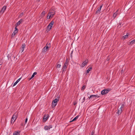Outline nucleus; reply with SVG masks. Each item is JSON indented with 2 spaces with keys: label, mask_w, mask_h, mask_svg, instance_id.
<instances>
[{
  "label": "nucleus",
  "mask_w": 135,
  "mask_h": 135,
  "mask_svg": "<svg viewBox=\"0 0 135 135\" xmlns=\"http://www.w3.org/2000/svg\"><path fill=\"white\" fill-rule=\"evenodd\" d=\"M88 62V60H85L82 63L81 67H83L85 65H86Z\"/></svg>",
  "instance_id": "9"
},
{
  "label": "nucleus",
  "mask_w": 135,
  "mask_h": 135,
  "mask_svg": "<svg viewBox=\"0 0 135 135\" xmlns=\"http://www.w3.org/2000/svg\"><path fill=\"white\" fill-rule=\"evenodd\" d=\"M94 133V132L93 131L91 133V135H93Z\"/></svg>",
  "instance_id": "34"
},
{
  "label": "nucleus",
  "mask_w": 135,
  "mask_h": 135,
  "mask_svg": "<svg viewBox=\"0 0 135 135\" xmlns=\"http://www.w3.org/2000/svg\"><path fill=\"white\" fill-rule=\"evenodd\" d=\"M60 97H58L57 99H55L54 100L52 103V104L55 106L57 105V102L59 101Z\"/></svg>",
  "instance_id": "5"
},
{
  "label": "nucleus",
  "mask_w": 135,
  "mask_h": 135,
  "mask_svg": "<svg viewBox=\"0 0 135 135\" xmlns=\"http://www.w3.org/2000/svg\"><path fill=\"white\" fill-rule=\"evenodd\" d=\"M69 62V59H68L67 58L66 61L65 62L64 64L63 65V66L62 69V71H64V70L66 69L67 67L68 66V63Z\"/></svg>",
  "instance_id": "2"
},
{
  "label": "nucleus",
  "mask_w": 135,
  "mask_h": 135,
  "mask_svg": "<svg viewBox=\"0 0 135 135\" xmlns=\"http://www.w3.org/2000/svg\"><path fill=\"white\" fill-rule=\"evenodd\" d=\"M37 74V73L36 72H34L32 75L31 77L29 79V80H30L32 79V78L35 76V75H36Z\"/></svg>",
  "instance_id": "17"
},
{
  "label": "nucleus",
  "mask_w": 135,
  "mask_h": 135,
  "mask_svg": "<svg viewBox=\"0 0 135 135\" xmlns=\"http://www.w3.org/2000/svg\"><path fill=\"white\" fill-rule=\"evenodd\" d=\"M20 131H15L13 132V135H20Z\"/></svg>",
  "instance_id": "11"
},
{
  "label": "nucleus",
  "mask_w": 135,
  "mask_h": 135,
  "mask_svg": "<svg viewBox=\"0 0 135 135\" xmlns=\"http://www.w3.org/2000/svg\"><path fill=\"white\" fill-rule=\"evenodd\" d=\"M46 13V12L45 11H43V12L41 13V17H43L45 15V14Z\"/></svg>",
  "instance_id": "20"
},
{
  "label": "nucleus",
  "mask_w": 135,
  "mask_h": 135,
  "mask_svg": "<svg viewBox=\"0 0 135 135\" xmlns=\"http://www.w3.org/2000/svg\"><path fill=\"white\" fill-rule=\"evenodd\" d=\"M129 35V34L128 33H127V34L124 36H123L122 37V39L123 40H124L125 39L127 38L128 36Z\"/></svg>",
  "instance_id": "19"
},
{
  "label": "nucleus",
  "mask_w": 135,
  "mask_h": 135,
  "mask_svg": "<svg viewBox=\"0 0 135 135\" xmlns=\"http://www.w3.org/2000/svg\"><path fill=\"white\" fill-rule=\"evenodd\" d=\"M107 61H108V59H107Z\"/></svg>",
  "instance_id": "45"
},
{
  "label": "nucleus",
  "mask_w": 135,
  "mask_h": 135,
  "mask_svg": "<svg viewBox=\"0 0 135 135\" xmlns=\"http://www.w3.org/2000/svg\"><path fill=\"white\" fill-rule=\"evenodd\" d=\"M86 87L84 85L81 88V90H84L85 88Z\"/></svg>",
  "instance_id": "29"
},
{
  "label": "nucleus",
  "mask_w": 135,
  "mask_h": 135,
  "mask_svg": "<svg viewBox=\"0 0 135 135\" xmlns=\"http://www.w3.org/2000/svg\"><path fill=\"white\" fill-rule=\"evenodd\" d=\"M135 42V39H133V40L131 41L130 42Z\"/></svg>",
  "instance_id": "37"
},
{
  "label": "nucleus",
  "mask_w": 135,
  "mask_h": 135,
  "mask_svg": "<svg viewBox=\"0 0 135 135\" xmlns=\"http://www.w3.org/2000/svg\"><path fill=\"white\" fill-rule=\"evenodd\" d=\"M73 51H72L71 53V54L70 56H71V57H72V53H73Z\"/></svg>",
  "instance_id": "38"
},
{
  "label": "nucleus",
  "mask_w": 135,
  "mask_h": 135,
  "mask_svg": "<svg viewBox=\"0 0 135 135\" xmlns=\"http://www.w3.org/2000/svg\"><path fill=\"white\" fill-rule=\"evenodd\" d=\"M17 27H16V26H15V30H17V31H18V29L17 28Z\"/></svg>",
  "instance_id": "35"
},
{
  "label": "nucleus",
  "mask_w": 135,
  "mask_h": 135,
  "mask_svg": "<svg viewBox=\"0 0 135 135\" xmlns=\"http://www.w3.org/2000/svg\"><path fill=\"white\" fill-rule=\"evenodd\" d=\"M124 105L123 104H122V105L121 107H120V108H119V109H122V108H123V107H124Z\"/></svg>",
  "instance_id": "27"
},
{
  "label": "nucleus",
  "mask_w": 135,
  "mask_h": 135,
  "mask_svg": "<svg viewBox=\"0 0 135 135\" xmlns=\"http://www.w3.org/2000/svg\"><path fill=\"white\" fill-rule=\"evenodd\" d=\"M50 43H49V44L48 43L46 44V46L45 47H46V49L48 50L49 47H50Z\"/></svg>",
  "instance_id": "14"
},
{
  "label": "nucleus",
  "mask_w": 135,
  "mask_h": 135,
  "mask_svg": "<svg viewBox=\"0 0 135 135\" xmlns=\"http://www.w3.org/2000/svg\"><path fill=\"white\" fill-rule=\"evenodd\" d=\"M107 61H108V59H107Z\"/></svg>",
  "instance_id": "44"
},
{
  "label": "nucleus",
  "mask_w": 135,
  "mask_h": 135,
  "mask_svg": "<svg viewBox=\"0 0 135 135\" xmlns=\"http://www.w3.org/2000/svg\"><path fill=\"white\" fill-rule=\"evenodd\" d=\"M6 7L5 6H4L0 11V14H3L6 10Z\"/></svg>",
  "instance_id": "8"
},
{
  "label": "nucleus",
  "mask_w": 135,
  "mask_h": 135,
  "mask_svg": "<svg viewBox=\"0 0 135 135\" xmlns=\"http://www.w3.org/2000/svg\"><path fill=\"white\" fill-rule=\"evenodd\" d=\"M23 20L21 19L20 21H19L17 23H16L15 26H16V27H17L18 26H19L20 23L22 22Z\"/></svg>",
  "instance_id": "12"
},
{
  "label": "nucleus",
  "mask_w": 135,
  "mask_h": 135,
  "mask_svg": "<svg viewBox=\"0 0 135 135\" xmlns=\"http://www.w3.org/2000/svg\"><path fill=\"white\" fill-rule=\"evenodd\" d=\"M83 100H84V101H83V102H84V101H85V97H84V98H83Z\"/></svg>",
  "instance_id": "40"
},
{
  "label": "nucleus",
  "mask_w": 135,
  "mask_h": 135,
  "mask_svg": "<svg viewBox=\"0 0 135 135\" xmlns=\"http://www.w3.org/2000/svg\"><path fill=\"white\" fill-rule=\"evenodd\" d=\"M17 114L15 113L13 115L12 118L11 120V123H13L17 118Z\"/></svg>",
  "instance_id": "3"
},
{
  "label": "nucleus",
  "mask_w": 135,
  "mask_h": 135,
  "mask_svg": "<svg viewBox=\"0 0 135 135\" xmlns=\"http://www.w3.org/2000/svg\"><path fill=\"white\" fill-rule=\"evenodd\" d=\"M119 25H121V23H120L119 24Z\"/></svg>",
  "instance_id": "42"
},
{
  "label": "nucleus",
  "mask_w": 135,
  "mask_h": 135,
  "mask_svg": "<svg viewBox=\"0 0 135 135\" xmlns=\"http://www.w3.org/2000/svg\"><path fill=\"white\" fill-rule=\"evenodd\" d=\"M47 50H48L46 49V47H45L43 49V51H44V52H46Z\"/></svg>",
  "instance_id": "26"
},
{
  "label": "nucleus",
  "mask_w": 135,
  "mask_h": 135,
  "mask_svg": "<svg viewBox=\"0 0 135 135\" xmlns=\"http://www.w3.org/2000/svg\"><path fill=\"white\" fill-rule=\"evenodd\" d=\"M24 50V49H22V48H21V50L20 51V52H21V53Z\"/></svg>",
  "instance_id": "31"
},
{
  "label": "nucleus",
  "mask_w": 135,
  "mask_h": 135,
  "mask_svg": "<svg viewBox=\"0 0 135 135\" xmlns=\"http://www.w3.org/2000/svg\"><path fill=\"white\" fill-rule=\"evenodd\" d=\"M27 120H28V119L27 118H26V120H25V124H26L27 122Z\"/></svg>",
  "instance_id": "36"
},
{
  "label": "nucleus",
  "mask_w": 135,
  "mask_h": 135,
  "mask_svg": "<svg viewBox=\"0 0 135 135\" xmlns=\"http://www.w3.org/2000/svg\"><path fill=\"white\" fill-rule=\"evenodd\" d=\"M102 6V5L100 7L97 8V9L96 12V13H99L100 11L101 8Z\"/></svg>",
  "instance_id": "10"
},
{
  "label": "nucleus",
  "mask_w": 135,
  "mask_h": 135,
  "mask_svg": "<svg viewBox=\"0 0 135 135\" xmlns=\"http://www.w3.org/2000/svg\"><path fill=\"white\" fill-rule=\"evenodd\" d=\"M23 12L21 13L19 15V17H21L23 15Z\"/></svg>",
  "instance_id": "28"
},
{
  "label": "nucleus",
  "mask_w": 135,
  "mask_h": 135,
  "mask_svg": "<svg viewBox=\"0 0 135 135\" xmlns=\"http://www.w3.org/2000/svg\"><path fill=\"white\" fill-rule=\"evenodd\" d=\"M122 111V110L121 109H118L117 112V113L118 114V115L120 114Z\"/></svg>",
  "instance_id": "16"
},
{
  "label": "nucleus",
  "mask_w": 135,
  "mask_h": 135,
  "mask_svg": "<svg viewBox=\"0 0 135 135\" xmlns=\"http://www.w3.org/2000/svg\"><path fill=\"white\" fill-rule=\"evenodd\" d=\"M2 60L1 59H0V65H2Z\"/></svg>",
  "instance_id": "33"
},
{
  "label": "nucleus",
  "mask_w": 135,
  "mask_h": 135,
  "mask_svg": "<svg viewBox=\"0 0 135 135\" xmlns=\"http://www.w3.org/2000/svg\"><path fill=\"white\" fill-rule=\"evenodd\" d=\"M55 12L54 10L53 9H50L48 15L47 17V19H50L51 18H52L55 15Z\"/></svg>",
  "instance_id": "1"
},
{
  "label": "nucleus",
  "mask_w": 135,
  "mask_h": 135,
  "mask_svg": "<svg viewBox=\"0 0 135 135\" xmlns=\"http://www.w3.org/2000/svg\"><path fill=\"white\" fill-rule=\"evenodd\" d=\"M131 44H132L133 43H131Z\"/></svg>",
  "instance_id": "41"
},
{
  "label": "nucleus",
  "mask_w": 135,
  "mask_h": 135,
  "mask_svg": "<svg viewBox=\"0 0 135 135\" xmlns=\"http://www.w3.org/2000/svg\"><path fill=\"white\" fill-rule=\"evenodd\" d=\"M99 97V96L96 95H91L89 97V98H91L92 97H95V98H98Z\"/></svg>",
  "instance_id": "15"
},
{
  "label": "nucleus",
  "mask_w": 135,
  "mask_h": 135,
  "mask_svg": "<svg viewBox=\"0 0 135 135\" xmlns=\"http://www.w3.org/2000/svg\"><path fill=\"white\" fill-rule=\"evenodd\" d=\"M78 117H79L78 115L74 119H73L71 121H70V122H72L74 121H75V120H76L77 119H78Z\"/></svg>",
  "instance_id": "22"
},
{
  "label": "nucleus",
  "mask_w": 135,
  "mask_h": 135,
  "mask_svg": "<svg viewBox=\"0 0 135 135\" xmlns=\"http://www.w3.org/2000/svg\"><path fill=\"white\" fill-rule=\"evenodd\" d=\"M110 90L107 89L103 90L101 92V94L102 95H104L108 93L110 91Z\"/></svg>",
  "instance_id": "7"
},
{
  "label": "nucleus",
  "mask_w": 135,
  "mask_h": 135,
  "mask_svg": "<svg viewBox=\"0 0 135 135\" xmlns=\"http://www.w3.org/2000/svg\"><path fill=\"white\" fill-rule=\"evenodd\" d=\"M26 46V45L25 44H23L21 48L24 49V48H25V46Z\"/></svg>",
  "instance_id": "25"
},
{
  "label": "nucleus",
  "mask_w": 135,
  "mask_h": 135,
  "mask_svg": "<svg viewBox=\"0 0 135 135\" xmlns=\"http://www.w3.org/2000/svg\"><path fill=\"white\" fill-rule=\"evenodd\" d=\"M49 117V114H45L44 115L43 120L44 122H46L47 120L48 119V118Z\"/></svg>",
  "instance_id": "6"
},
{
  "label": "nucleus",
  "mask_w": 135,
  "mask_h": 135,
  "mask_svg": "<svg viewBox=\"0 0 135 135\" xmlns=\"http://www.w3.org/2000/svg\"><path fill=\"white\" fill-rule=\"evenodd\" d=\"M44 129L45 130H47L49 129L48 128V126H45L44 127Z\"/></svg>",
  "instance_id": "24"
},
{
  "label": "nucleus",
  "mask_w": 135,
  "mask_h": 135,
  "mask_svg": "<svg viewBox=\"0 0 135 135\" xmlns=\"http://www.w3.org/2000/svg\"><path fill=\"white\" fill-rule=\"evenodd\" d=\"M76 102H74V103H73V104H74V105H76Z\"/></svg>",
  "instance_id": "39"
},
{
  "label": "nucleus",
  "mask_w": 135,
  "mask_h": 135,
  "mask_svg": "<svg viewBox=\"0 0 135 135\" xmlns=\"http://www.w3.org/2000/svg\"><path fill=\"white\" fill-rule=\"evenodd\" d=\"M17 32V30H15L12 34V37H13L14 36Z\"/></svg>",
  "instance_id": "21"
},
{
  "label": "nucleus",
  "mask_w": 135,
  "mask_h": 135,
  "mask_svg": "<svg viewBox=\"0 0 135 135\" xmlns=\"http://www.w3.org/2000/svg\"><path fill=\"white\" fill-rule=\"evenodd\" d=\"M118 9L113 14V17L114 19L116 17L118 13Z\"/></svg>",
  "instance_id": "13"
},
{
  "label": "nucleus",
  "mask_w": 135,
  "mask_h": 135,
  "mask_svg": "<svg viewBox=\"0 0 135 135\" xmlns=\"http://www.w3.org/2000/svg\"><path fill=\"white\" fill-rule=\"evenodd\" d=\"M49 16H50V15H49V16L48 17V18H49Z\"/></svg>",
  "instance_id": "43"
},
{
  "label": "nucleus",
  "mask_w": 135,
  "mask_h": 135,
  "mask_svg": "<svg viewBox=\"0 0 135 135\" xmlns=\"http://www.w3.org/2000/svg\"><path fill=\"white\" fill-rule=\"evenodd\" d=\"M61 66V65L60 64H58L57 65L56 67L57 68H60Z\"/></svg>",
  "instance_id": "32"
},
{
  "label": "nucleus",
  "mask_w": 135,
  "mask_h": 135,
  "mask_svg": "<svg viewBox=\"0 0 135 135\" xmlns=\"http://www.w3.org/2000/svg\"><path fill=\"white\" fill-rule=\"evenodd\" d=\"M48 128L49 129H50V128H51L52 127V126L51 125H50L49 126H48Z\"/></svg>",
  "instance_id": "30"
},
{
  "label": "nucleus",
  "mask_w": 135,
  "mask_h": 135,
  "mask_svg": "<svg viewBox=\"0 0 135 135\" xmlns=\"http://www.w3.org/2000/svg\"><path fill=\"white\" fill-rule=\"evenodd\" d=\"M21 79V78H20L18 79L15 82L13 85V86H15L20 80Z\"/></svg>",
  "instance_id": "18"
},
{
  "label": "nucleus",
  "mask_w": 135,
  "mask_h": 135,
  "mask_svg": "<svg viewBox=\"0 0 135 135\" xmlns=\"http://www.w3.org/2000/svg\"><path fill=\"white\" fill-rule=\"evenodd\" d=\"M54 23V21H52L47 26V30L48 31H49L51 29Z\"/></svg>",
  "instance_id": "4"
},
{
  "label": "nucleus",
  "mask_w": 135,
  "mask_h": 135,
  "mask_svg": "<svg viewBox=\"0 0 135 135\" xmlns=\"http://www.w3.org/2000/svg\"><path fill=\"white\" fill-rule=\"evenodd\" d=\"M92 69V68L90 67L86 71V73H88L89 71H90Z\"/></svg>",
  "instance_id": "23"
},
{
  "label": "nucleus",
  "mask_w": 135,
  "mask_h": 135,
  "mask_svg": "<svg viewBox=\"0 0 135 135\" xmlns=\"http://www.w3.org/2000/svg\"><path fill=\"white\" fill-rule=\"evenodd\" d=\"M107 61H108V59H107Z\"/></svg>",
  "instance_id": "46"
}]
</instances>
